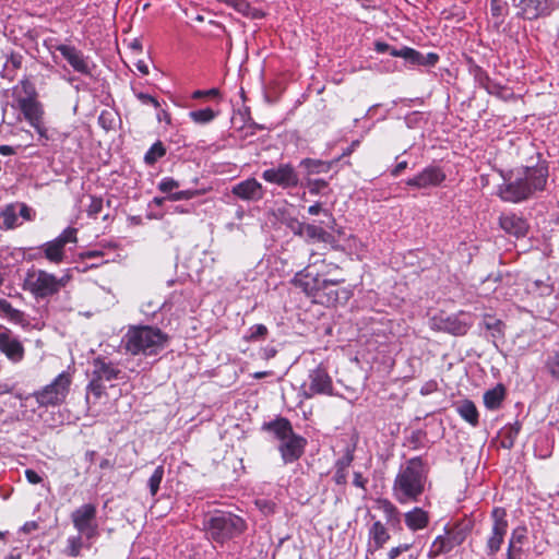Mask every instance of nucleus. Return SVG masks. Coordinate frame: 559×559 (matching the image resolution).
Returning a JSON list of instances; mask_svg holds the SVG:
<instances>
[{
  "label": "nucleus",
  "instance_id": "1",
  "mask_svg": "<svg viewBox=\"0 0 559 559\" xmlns=\"http://www.w3.org/2000/svg\"><path fill=\"white\" fill-rule=\"evenodd\" d=\"M548 178V166L538 164L534 167H524L518 171L514 180L499 188V195L503 201L519 203L544 190Z\"/></svg>",
  "mask_w": 559,
  "mask_h": 559
},
{
  "label": "nucleus",
  "instance_id": "2",
  "mask_svg": "<svg viewBox=\"0 0 559 559\" xmlns=\"http://www.w3.org/2000/svg\"><path fill=\"white\" fill-rule=\"evenodd\" d=\"M426 469L420 456L409 459L396 475L393 496L402 504L417 501L425 489Z\"/></svg>",
  "mask_w": 559,
  "mask_h": 559
},
{
  "label": "nucleus",
  "instance_id": "3",
  "mask_svg": "<svg viewBox=\"0 0 559 559\" xmlns=\"http://www.w3.org/2000/svg\"><path fill=\"white\" fill-rule=\"evenodd\" d=\"M123 342L130 354L152 356L165 348L168 335L156 326H131L124 335Z\"/></svg>",
  "mask_w": 559,
  "mask_h": 559
},
{
  "label": "nucleus",
  "instance_id": "4",
  "mask_svg": "<svg viewBox=\"0 0 559 559\" xmlns=\"http://www.w3.org/2000/svg\"><path fill=\"white\" fill-rule=\"evenodd\" d=\"M203 526L209 538L218 544H224L247 530V523L242 518L226 511L210 513L205 518Z\"/></svg>",
  "mask_w": 559,
  "mask_h": 559
},
{
  "label": "nucleus",
  "instance_id": "5",
  "mask_svg": "<svg viewBox=\"0 0 559 559\" xmlns=\"http://www.w3.org/2000/svg\"><path fill=\"white\" fill-rule=\"evenodd\" d=\"M328 274L329 271L321 272L319 269V254L312 253L309 264L302 271L296 273L293 282L295 286L300 287L308 296L324 302L321 299V292L344 282L343 278H324Z\"/></svg>",
  "mask_w": 559,
  "mask_h": 559
},
{
  "label": "nucleus",
  "instance_id": "6",
  "mask_svg": "<svg viewBox=\"0 0 559 559\" xmlns=\"http://www.w3.org/2000/svg\"><path fill=\"white\" fill-rule=\"evenodd\" d=\"M93 370L91 374L90 383L87 384L86 400H90V394L95 400H99L106 394L105 382H111L114 380H124L126 373L118 367L117 364L107 359L106 357H96L92 361Z\"/></svg>",
  "mask_w": 559,
  "mask_h": 559
},
{
  "label": "nucleus",
  "instance_id": "7",
  "mask_svg": "<svg viewBox=\"0 0 559 559\" xmlns=\"http://www.w3.org/2000/svg\"><path fill=\"white\" fill-rule=\"evenodd\" d=\"M70 278L68 274L58 278L44 270L31 269L26 273L24 288L35 298L45 299L58 294L66 287Z\"/></svg>",
  "mask_w": 559,
  "mask_h": 559
},
{
  "label": "nucleus",
  "instance_id": "8",
  "mask_svg": "<svg viewBox=\"0 0 559 559\" xmlns=\"http://www.w3.org/2000/svg\"><path fill=\"white\" fill-rule=\"evenodd\" d=\"M72 376L68 371L59 373L51 383L34 392L33 396L39 406H57L62 404L70 391Z\"/></svg>",
  "mask_w": 559,
  "mask_h": 559
},
{
  "label": "nucleus",
  "instance_id": "9",
  "mask_svg": "<svg viewBox=\"0 0 559 559\" xmlns=\"http://www.w3.org/2000/svg\"><path fill=\"white\" fill-rule=\"evenodd\" d=\"M96 515L97 509L93 503H85L71 513L74 528L85 537V540H92L99 536Z\"/></svg>",
  "mask_w": 559,
  "mask_h": 559
},
{
  "label": "nucleus",
  "instance_id": "10",
  "mask_svg": "<svg viewBox=\"0 0 559 559\" xmlns=\"http://www.w3.org/2000/svg\"><path fill=\"white\" fill-rule=\"evenodd\" d=\"M309 383L301 385V394L305 399H311L316 395H332L333 381L329 372L321 365L310 370L308 376Z\"/></svg>",
  "mask_w": 559,
  "mask_h": 559
},
{
  "label": "nucleus",
  "instance_id": "11",
  "mask_svg": "<svg viewBox=\"0 0 559 559\" xmlns=\"http://www.w3.org/2000/svg\"><path fill=\"white\" fill-rule=\"evenodd\" d=\"M17 107L28 123L37 131L39 139H50L44 122V109L37 98H17Z\"/></svg>",
  "mask_w": 559,
  "mask_h": 559
},
{
  "label": "nucleus",
  "instance_id": "12",
  "mask_svg": "<svg viewBox=\"0 0 559 559\" xmlns=\"http://www.w3.org/2000/svg\"><path fill=\"white\" fill-rule=\"evenodd\" d=\"M491 518V532L486 542V554L488 557H495L500 550L509 526L504 509L495 508Z\"/></svg>",
  "mask_w": 559,
  "mask_h": 559
},
{
  "label": "nucleus",
  "instance_id": "13",
  "mask_svg": "<svg viewBox=\"0 0 559 559\" xmlns=\"http://www.w3.org/2000/svg\"><path fill=\"white\" fill-rule=\"evenodd\" d=\"M262 179L283 189L296 188L299 185V175L289 163H283L276 167L265 169L262 173Z\"/></svg>",
  "mask_w": 559,
  "mask_h": 559
},
{
  "label": "nucleus",
  "instance_id": "14",
  "mask_svg": "<svg viewBox=\"0 0 559 559\" xmlns=\"http://www.w3.org/2000/svg\"><path fill=\"white\" fill-rule=\"evenodd\" d=\"M464 314H437L429 321V326L433 331L444 332L452 335H465L471 324L463 318Z\"/></svg>",
  "mask_w": 559,
  "mask_h": 559
},
{
  "label": "nucleus",
  "instance_id": "15",
  "mask_svg": "<svg viewBox=\"0 0 559 559\" xmlns=\"http://www.w3.org/2000/svg\"><path fill=\"white\" fill-rule=\"evenodd\" d=\"M518 8L520 17L533 21L550 15L559 8V0H520Z\"/></svg>",
  "mask_w": 559,
  "mask_h": 559
},
{
  "label": "nucleus",
  "instance_id": "16",
  "mask_svg": "<svg viewBox=\"0 0 559 559\" xmlns=\"http://www.w3.org/2000/svg\"><path fill=\"white\" fill-rule=\"evenodd\" d=\"M447 178L444 170L437 165H429L413 178H408L405 183L411 188L418 190L440 186Z\"/></svg>",
  "mask_w": 559,
  "mask_h": 559
},
{
  "label": "nucleus",
  "instance_id": "17",
  "mask_svg": "<svg viewBox=\"0 0 559 559\" xmlns=\"http://www.w3.org/2000/svg\"><path fill=\"white\" fill-rule=\"evenodd\" d=\"M55 49L61 53L74 71L83 75H92L88 57H85L76 47L59 44L55 46Z\"/></svg>",
  "mask_w": 559,
  "mask_h": 559
},
{
  "label": "nucleus",
  "instance_id": "18",
  "mask_svg": "<svg viewBox=\"0 0 559 559\" xmlns=\"http://www.w3.org/2000/svg\"><path fill=\"white\" fill-rule=\"evenodd\" d=\"M0 352L5 357L16 364L24 358V346L22 343L12 335V332L0 325Z\"/></svg>",
  "mask_w": 559,
  "mask_h": 559
},
{
  "label": "nucleus",
  "instance_id": "19",
  "mask_svg": "<svg viewBox=\"0 0 559 559\" xmlns=\"http://www.w3.org/2000/svg\"><path fill=\"white\" fill-rule=\"evenodd\" d=\"M499 226L506 234L518 239L525 237L530 229L527 221L512 212L502 213L499 216Z\"/></svg>",
  "mask_w": 559,
  "mask_h": 559
},
{
  "label": "nucleus",
  "instance_id": "20",
  "mask_svg": "<svg viewBox=\"0 0 559 559\" xmlns=\"http://www.w3.org/2000/svg\"><path fill=\"white\" fill-rule=\"evenodd\" d=\"M306 445L307 440L304 437L296 433L281 442L278 445V451L281 453L283 462L285 464H289L299 460L305 452Z\"/></svg>",
  "mask_w": 559,
  "mask_h": 559
},
{
  "label": "nucleus",
  "instance_id": "21",
  "mask_svg": "<svg viewBox=\"0 0 559 559\" xmlns=\"http://www.w3.org/2000/svg\"><path fill=\"white\" fill-rule=\"evenodd\" d=\"M231 192L245 201H259L264 197L262 185L254 178H249L235 185Z\"/></svg>",
  "mask_w": 559,
  "mask_h": 559
},
{
  "label": "nucleus",
  "instance_id": "22",
  "mask_svg": "<svg viewBox=\"0 0 559 559\" xmlns=\"http://www.w3.org/2000/svg\"><path fill=\"white\" fill-rule=\"evenodd\" d=\"M463 542L460 533H449L439 535L433 540L428 556L437 558L440 555L448 554Z\"/></svg>",
  "mask_w": 559,
  "mask_h": 559
},
{
  "label": "nucleus",
  "instance_id": "23",
  "mask_svg": "<svg viewBox=\"0 0 559 559\" xmlns=\"http://www.w3.org/2000/svg\"><path fill=\"white\" fill-rule=\"evenodd\" d=\"M263 429L273 433L281 442L295 435L290 421L285 417H277L274 420L265 423Z\"/></svg>",
  "mask_w": 559,
  "mask_h": 559
},
{
  "label": "nucleus",
  "instance_id": "24",
  "mask_svg": "<svg viewBox=\"0 0 559 559\" xmlns=\"http://www.w3.org/2000/svg\"><path fill=\"white\" fill-rule=\"evenodd\" d=\"M390 539V534L386 527L380 522L376 521L369 528V551L373 552L383 548Z\"/></svg>",
  "mask_w": 559,
  "mask_h": 559
},
{
  "label": "nucleus",
  "instance_id": "25",
  "mask_svg": "<svg viewBox=\"0 0 559 559\" xmlns=\"http://www.w3.org/2000/svg\"><path fill=\"white\" fill-rule=\"evenodd\" d=\"M222 3H225L228 7H231L237 12L241 13L243 16L250 17L252 20H260L265 16V13L257 8L250 5V3L246 0H218Z\"/></svg>",
  "mask_w": 559,
  "mask_h": 559
},
{
  "label": "nucleus",
  "instance_id": "26",
  "mask_svg": "<svg viewBox=\"0 0 559 559\" xmlns=\"http://www.w3.org/2000/svg\"><path fill=\"white\" fill-rule=\"evenodd\" d=\"M405 524L411 531L425 528L429 523L428 513L421 508H414L404 515Z\"/></svg>",
  "mask_w": 559,
  "mask_h": 559
},
{
  "label": "nucleus",
  "instance_id": "27",
  "mask_svg": "<svg viewBox=\"0 0 559 559\" xmlns=\"http://www.w3.org/2000/svg\"><path fill=\"white\" fill-rule=\"evenodd\" d=\"M39 250L50 263L60 264L66 259L64 249L55 239L41 245Z\"/></svg>",
  "mask_w": 559,
  "mask_h": 559
},
{
  "label": "nucleus",
  "instance_id": "28",
  "mask_svg": "<svg viewBox=\"0 0 559 559\" xmlns=\"http://www.w3.org/2000/svg\"><path fill=\"white\" fill-rule=\"evenodd\" d=\"M17 205L10 203L0 212V229L10 230L20 226Z\"/></svg>",
  "mask_w": 559,
  "mask_h": 559
},
{
  "label": "nucleus",
  "instance_id": "29",
  "mask_svg": "<svg viewBox=\"0 0 559 559\" xmlns=\"http://www.w3.org/2000/svg\"><path fill=\"white\" fill-rule=\"evenodd\" d=\"M459 415L472 426L478 425V412L475 404L469 400H464L456 406Z\"/></svg>",
  "mask_w": 559,
  "mask_h": 559
},
{
  "label": "nucleus",
  "instance_id": "30",
  "mask_svg": "<svg viewBox=\"0 0 559 559\" xmlns=\"http://www.w3.org/2000/svg\"><path fill=\"white\" fill-rule=\"evenodd\" d=\"M504 399V388L498 384L491 390H488L484 394V404L488 409H497L500 407Z\"/></svg>",
  "mask_w": 559,
  "mask_h": 559
},
{
  "label": "nucleus",
  "instance_id": "31",
  "mask_svg": "<svg viewBox=\"0 0 559 559\" xmlns=\"http://www.w3.org/2000/svg\"><path fill=\"white\" fill-rule=\"evenodd\" d=\"M378 509L381 510L386 519V522L395 525L399 524L401 514L397 508L388 499H379L377 501Z\"/></svg>",
  "mask_w": 559,
  "mask_h": 559
},
{
  "label": "nucleus",
  "instance_id": "32",
  "mask_svg": "<svg viewBox=\"0 0 559 559\" xmlns=\"http://www.w3.org/2000/svg\"><path fill=\"white\" fill-rule=\"evenodd\" d=\"M85 537L78 534L76 536H70L67 539V547L64 552L70 557H79L83 547H91V543H84ZM90 542V540H86Z\"/></svg>",
  "mask_w": 559,
  "mask_h": 559
},
{
  "label": "nucleus",
  "instance_id": "33",
  "mask_svg": "<svg viewBox=\"0 0 559 559\" xmlns=\"http://www.w3.org/2000/svg\"><path fill=\"white\" fill-rule=\"evenodd\" d=\"M13 95L17 98H36L37 93L35 85L27 79H23L13 87Z\"/></svg>",
  "mask_w": 559,
  "mask_h": 559
},
{
  "label": "nucleus",
  "instance_id": "34",
  "mask_svg": "<svg viewBox=\"0 0 559 559\" xmlns=\"http://www.w3.org/2000/svg\"><path fill=\"white\" fill-rule=\"evenodd\" d=\"M391 56L401 57L412 64L420 66V62L423 61V53L409 47H403L399 50H392Z\"/></svg>",
  "mask_w": 559,
  "mask_h": 559
},
{
  "label": "nucleus",
  "instance_id": "35",
  "mask_svg": "<svg viewBox=\"0 0 559 559\" xmlns=\"http://www.w3.org/2000/svg\"><path fill=\"white\" fill-rule=\"evenodd\" d=\"M544 369L556 382H559V353H550L544 364Z\"/></svg>",
  "mask_w": 559,
  "mask_h": 559
},
{
  "label": "nucleus",
  "instance_id": "36",
  "mask_svg": "<svg viewBox=\"0 0 559 559\" xmlns=\"http://www.w3.org/2000/svg\"><path fill=\"white\" fill-rule=\"evenodd\" d=\"M217 116V112H215L211 108H204L199 110H193L189 112V117L191 120L199 124H205L211 121H213Z\"/></svg>",
  "mask_w": 559,
  "mask_h": 559
},
{
  "label": "nucleus",
  "instance_id": "37",
  "mask_svg": "<svg viewBox=\"0 0 559 559\" xmlns=\"http://www.w3.org/2000/svg\"><path fill=\"white\" fill-rule=\"evenodd\" d=\"M22 61H23V57L20 53L12 52L7 58V61L4 64L5 73H3L2 76L12 81L15 78V73H12L11 70H9V68L11 67L13 70H17L22 67Z\"/></svg>",
  "mask_w": 559,
  "mask_h": 559
},
{
  "label": "nucleus",
  "instance_id": "38",
  "mask_svg": "<svg viewBox=\"0 0 559 559\" xmlns=\"http://www.w3.org/2000/svg\"><path fill=\"white\" fill-rule=\"evenodd\" d=\"M166 154V150L162 142L154 143L144 155V162L147 165L155 164L159 158Z\"/></svg>",
  "mask_w": 559,
  "mask_h": 559
},
{
  "label": "nucleus",
  "instance_id": "39",
  "mask_svg": "<svg viewBox=\"0 0 559 559\" xmlns=\"http://www.w3.org/2000/svg\"><path fill=\"white\" fill-rule=\"evenodd\" d=\"M508 3L503 0H491L490 1V13L491 16L497 19V26L503 22V17L507 13Z\"/></svg>",
  "mask_w": 559,
  "mask_h": 559
},
{
  "label": "nucleus",
  "instance_id": "40",
  "mask_svg": "<svg viewBox=\"0 0 559 559\" xmlns=\"http://www.w3.org/2000/svg\"><path fill=\"white\" fill-rule=\"evenodd\" d=\"M164 466L163 465H158L153 474L151 475V477L148 478V481H147V486L150 488V492L151 495L154 497L156 496V493L158 492L159 490V486H160V483L163 480V477H164Z\"/></svg>",
  "mask_w": 559,
  "mask_h": 559
},
{
  "label": "nucleus",
  "instance_id": "41",
  "mask_svg": "<svg viewBox=\"0 0 559 559\" xmlns=\"http://www.w3.org/2000/svg\"><path fill=\"white\" fill-rule=\"evenodd\" d=\"M266 335L267 328L264 324H254L248 330L247 334L245 335V340L247 342H257L264 340Z\"/></svg>",
  "mask_w": 559,
  "mask_h": 559
},
{
  "label": "nucleus",
  "instance_id": "42",
  "mask_svg": "<svg viewBox=\"0 0 559 559\" xmlns=\"http://www.w3.org/2000/svg\"><path fill=\"white\" fill-rule=\"evenodd\" d=\"M76 234V228L68 227L55 240L64 249L68 243H75L78 241Z\"/></svg>",
  "mask_w": 559,
  "mask_h": 559
},
{
  "label": "nucleus",
  "instance_id": "43",
  "mask_svg": "<svg viewBox=\"0 0 559 559\" xmlns=\"http://www.w3.org/2000/svg\"><path fill=\"white\" fill-rule=\"evenodd\" d=\"M354 447H346L344 454L335 462L334 467L348 469L354 461Z\"/></svg>",
  "mask_w": 559,
  "mask_h": 559
},
{
  "label": "nucleus",
  "instance_id": "44",
  "mask_svg": "<svg viewBox=\"0 0 559 559\" xmlns=\"http://www.w3.org/2000/svg\"><path fill=\"white\" fill-rule=\"evenodd\" d=\"M526 533L527 532H526L525 527L514 528L511 534L508 545H513L515 547H523V544L525 543V540L527 538Z\"/></svg>",
  "mask_w": 559,
  "mask_h": 559
},
{
  "label": "nucleus",
  "instance_id": "45",
  "mask_svg": "<svg viewBox=\"0 0 559 559\" xmlns=\"http://www.w3.org/2000/svg\"><path fill=\"white\" fill-rule=\"evenodd\" d=\"M201 194L200 190H182L173 192L167 195V199L170 201H180V200H190Z\"/></svg>",
  "mask_w": 559,
  "mask_h": 559
},
{
  "label": "nucleus",
  "instance_id": "46",
  "mask_svg": "<svg viewBox=\"0 0 559 559\" xmlns=\"http://www.w3.org/2000/svg\"><path fill=\"white\" fill-rule=\"evenodd\" d=\"M103 210V199L98 197H91V203L86 210L87 216L91 218H96L97 215Z\"/></svg>",
  "mask_w": 559,
  "mask_h": 559
},
{
  "label": "nucleus",
  "instance_id": "47",
  "mask_svg": "<svg viewBox=\"0 0 559 559\" xmlns=\"http://www.w3.org/2000/svg\"><path fill=\"white\" fill-rule=\"evenodd\" d=\"M179 181L175 180L171 177L163 178L158 183V189L163 193H167L168 195L174 192L175 189L179 188Z\"/></svg>",
  "mask_w": 559,
  "mask_h": 559
},
{
  "label": "nucleus",
  "instance_id": "48",
  "mask_svg": "<svg viewBox=\"0 0 559 559\" xmlns=\"http://www.w3.org/2000/svg\"><path fill=\"white\" fill-rule=\"evenodd\" d=\"M255 506L264 515L273 514L276 510V503L272 500L264 498L257 499Z\"/></svg>",
  "mask_w": 559,
  "mask_h": 559
},
{
  "label": "nucleus",
  "instance_id": "49",
  "mask_svg": "<svg viewBox=\"0 0 559 559\" xmlns=\"http://www.w3.org/2000/svg\"><path fill=\"white\" fill-rule=\"evenodd\" d=\"M483 325L485 326L486 330L492 331V336H496L497 334L500 335L502 333V322L498 319H493L491 317L485 318L483 321Z\"/></svg>",
  "mask_w": 559,
  "mask_h": 559
},
{
  "label": "nucleus",
  "instance_id": "50",
  "mask_svg": "<svg viewBox=\"0 0 559 559\" xmlns=\"http://www.w3.org/2000/svg\"><path fill=\"white\" fill-rule=\"evenodd\" d=\"M323 228L313 224H307L304 227V235L311 240H320V237L322 236Z\"/></svg>",
  "mask_w": 559,
  "mask_h": 559
},
{
  "label": "nucleus",
  "instance_id": "51",
  "mask_svg": "<svg viewBox=\"0 0 559 559\" xmlns=\"http://www.w3.org/2000/svg\"><path fill=\"white\" fill-rule=\"evenodd\" d=\"M114 121H115L114 114L109 110H103L98 117V122L105 130L112 129Z\"/></svg>",
  "mask_w": 559,
  "mask_h": 559
},
{
  "label": "nucleus",
  "instance_id": "52",
  "mask_svg": "<svg viewBox=\"0 0 559 559\" xmlns=\"http://www.w3.org/2000/svg\"><path fill=\"white\" fill-rule=\"evenodd\" d=\"M135 97L143 104V105H152L155 108H159L160 104L159 102L152 95L139 92L135 93Z\"/></svg>",
  "mask_w": 559,
  "mask_h": 559
},
{
  "label": "nucleus",
  "instance_id": "53",
  "mask_svg": "<svg viewBox=\"0 0 559 559\" xmlns=\"http://www.w3.org/2000/svg\"><path fill=\"white\" fill-rule=\"evenodd\" d=\"M485 80H486V83H481V86L489 94L499 95L500 92L503 90V87L501 85H499L498 83H495L493 81H491L488 75H485Z\"/></svg>",
  "mask_w": 559,
  "mask_h": 559
},
{
  "label": "nucleus",
  "instance_id": "54",
  "mask_svg": "<svg viewBox=\"0 0 559 559\" xmlns=\"http://www.w3.org/2000/svg\"><path fill=\"white\" fill-rule=\"evenodd\" d=\"M0 309L11 319H17L21 316V312L13 308L11 304L4 299L0 300Z\"/></svg>",
  "mask_w": 559,
  "mask_h": 559
},
{
  "label": "nucleus",
  "instance_id": "55",
  "mask_svg": "<svg viewBox=\"0 0 559 559\" xmlns=\"http://www.w3.org/2000/svg\"><path fill=\"white\" fill-rule=\"evenodd\" d=\"M524 550L523 547H515L508 545L506 559H523Z\"/></svg>",
  "mask_w": 559,
  "mask_h": 559
},
{
  "label": "nucleus",
  "instance_id": "56",
  "mask_svg": "<svg viewBox=\"0 0 559 559\" xmlns=\"http://www.w3.org/2000/svg\"><path fill=\"white\" fill-rule=\"evenodd\" d=\"M331 287H332V286H330L328 289H325V290H322V292H321V298H322L323 296H325V297H326L325 302H326L328 305L336 304V302L338 301V299H340L338 292H337V290L332 289Z\"/></svg>",
  "mask_w": 559,
  "mask_h": 559
},
{
  "label": "nucleus",
  "instance_id": "57",
  "mask_svg": "<svg viewBox=\"0 0 559 559\" xmlns=\"http://www.w3.org/2000/svg\"><path fill=\"white\" fill-rule=\"evenodd\" d=\"M306 225V223H301L297 218H290L289 222L287 223V226L293 230V233L299 236L304 235V227Z\"/></svg>",
  "mask_w": 559,
  "mask_h": 559
},
{
  "label": "nucleus",
  "instance_id": "58",
  "mask_svg": "<svg viewBox=\"0 0 559 559\" xmlns=\"http://www.w3.org/2000/svg\"><path fill=\"white\" fill-rule=\"evenodd\" d=\"M333 480L337 485H345L347 483V469L334 467Z\"/></svg>",
  "mask_w": 559,
  "mask_h": 559
},
{
  "label": "nucleus",
  "instance_id": "59",
  "mask_svg": "<svg viewBox=\"0 0 559 559\" xmlns=\"http://www.w3.org/2000/svg\"><path fill=\"white\" fill-rule=\"evenodd\" d=\"M17 205V213L25 221H32L33 214L32 209L25 203H15Z\"/></svg>",
  "mask_w": 559,
  "mask_h": 559
},
{
  "label": "nucleus",
  "instance_id": "60",
  "mask_svg": "<svg viewBox=\"0 0 559 559\" xmlns=\"http://www.w3.org/2000/svg\"><path fill=\"white\" fill-rule=\"evenodd\" d=\"M218 96H219V91L217 88H211L207 91L198 90L192 94V97L194 99H199L202 97H218Z\"/></svg>",
  "mask_w": 559,
  "mask_h": 559
},
{
  "label": "nucleus",
  "instance_id": "61",
  "mask_svg": "<svg viewBox=\"0 0 559 559\" xmlns=\"http://www.w3.org/2000/svg\"><path fill=\"white\" fill-rule=\"evenodd\" d=\"M319 241L330 245L333 249H338V245L336 243L334 236L324 229L322 230V236Z\"/></svg>",
  "mask_w": 559,
  "mask_h": 559
},
{
  "label": "nucleus",
  "instance_id": "62",
  "mask_svg": "<svg viewBox=\"0 0 559 559\" xmlns=\"http://www.w3.org/2000/svg\"><path fill=\"white\" fill-rule=\"evenodd\" d=\"M439 60V56L435 52L423 55V61L420 66H435Z\"/></svg>",
  "mask_w": 559,
  "mask_h": 559
},
{
  "label": "nucleus",
  "instance_id": "63",
  "mask_svg": "<svg viewBox=\"0 0 559 559\" xmlns=\"http://www.w3.org/2000/svg\"><path fill=\"white\" fill-rule=\"evenodd\" d=\"M25 477L29 484L36 485L43 481V478L34 471V469H26L25 471Z\"/></svg>",
  "mask_w": 559,
  "mask_h": 559
},
{
  "label": "nucleus",
  "instance_id": "64",
  "mask_svg": "<svg viewBox=\"0 0 559 559\" xmlns=\"http://www.w3.org/2000/svg\"><path fill=\"white\" fill-rule=\"evenodd\" d=\"M374 50L379 53L389 52L391 55L392 50H397L394 47H391L389 44L384 41H376L374 43Z\"/></svg>",
  "mask_w": 559,
  "mask_h": 559
}]
</instances>
